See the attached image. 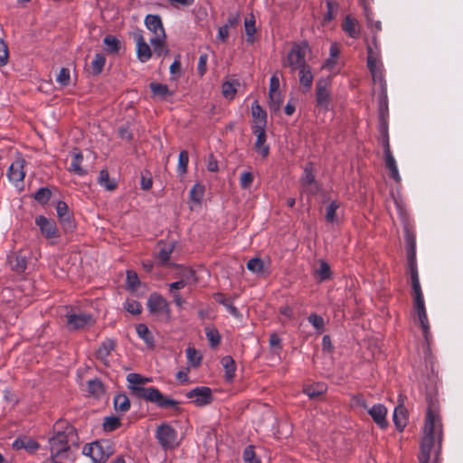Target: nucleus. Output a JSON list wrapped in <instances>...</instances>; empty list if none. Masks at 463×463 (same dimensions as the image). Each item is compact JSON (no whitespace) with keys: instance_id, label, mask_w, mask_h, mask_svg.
<instances>
[{"instance_id":"cd10ccee","label":"nucleus","mask_w":463,"mask_h":463,"mask_svg":"<svg viewBox=\"0 0 463 463\" xmlns=\"http://www.w3.org/2000/svg\"><path fill=\"white\" fill-rule=\"evenodd\" d=\"M149 88L152 94L160 98L161 99H165L168 97H172L174 95V91L170 90L165 84L151 82L149 84Z\"/></svg>"},{"instance_id":"bf43d9fd","label":"nucleus","mask_w":463,"mask_h":463,"mask_svg":"<svg viewBox=\"0 0 463 463\" xmlns=\"http://www.w3.org/2000/svg\"><path fill=\"white\" fill-rule=\"evenodd\" d=\"M222 92L224 98L232 99L236 93V88L233 82L225 81L222 86Z\"/></svg>"},{"instance_id":"c85d7f7f","label":"nucleus","mask_w":463,"mask_h":463,"mask_svg":"<svg viewBox=\"0 0 463 463\" xmlns=\"http://www.w3.org/2000/svg\"><path fill=\"white\" fill-rule=\"evenodd\" d=\"M214 299L219 304L224 306L232 316L235 317H240L241 313L238 308L232 304V300L227 298L222 293H216Z\"/></svg>"},{"instance_id":"7c9ffc66","label":"nucleus","mask_w":463,"mask_h":463,"mask_svg":"<svg viewBox=\"0 0 463 463\" xmlns=\"http://www.w3.org/2000/svg\"><path fill=\"white\" fill-rule=\"evenodd\" d=\"M13 447L17 449H24L29 452H34L39 449V444L32 439L24 438L16 439L13 443Z\"/></svg>"},{"instance_id":"79ce46f5","label":"nucleus","mask_w":463,"mask_h":463,"mask_svg":"<svg viewBox=\"0 0 463 463\" xmlns=\"http://www.w3.org/2000/svg\"><path fill=\"white\" fill-rule=\"evenodd\" d=\"M247 269L256 275H261L264 272V262L260 258H252L247 262Z\"/></svg>"},{"instance_id":"72a5a7b5","label":"nucleus","mask_w":463,"mask_h":463,"mask_svg":"<svg viewBox=\"0 0 463 463\" xmlns=\"http://www.w3.org/2000/svg\"><path fill=\"white\" fill-rule=\"evenodd\" d=\"M389 117V108H388V97L387 92L379 93V101H378V119L379 120H388Z\"/></svg>"},{"instance_id":"5701e85b","label":"nucleus","mask_w":463,"mask_h":463,"mask_svg":"<svg viewBox=\"0 0 463 463\" xmlns=\"http://www.w3.org/2000/svg\"><path fill=\"white\" fill-rule=\"evenodd\" d=\"M298 79L299 84L303 90V92H308L313 85L314 75L312 73V69L309 65L298 70Z\"/></svg>"},{"instance_id":"ea45409f","label":"nucleus","mask_w":463,"mask_h":463,"mask_svg":"<svg viewBox=\"0 0 463 463\" xmlns=\"http://www.w3.org/2000/svg\"><path fill=\"white\" fill-rule=\"evenodd\" d=\"M313 171L314 168L312 163H308L305 165L303 175L300 178V182L303 186L315 184V175Z\"/></svg>"},{"instance_id":"e2e57ef3","label":"nucleus","mask_w":463,"mask_h":463,"mask_svg":"<svg viewBox=\"0 0 463 463\" xmlns=\"http://www.w3.org/2000/svg\"><path fill=\"white\" fill-rule=\"evenodd\" d=\"M243 459L246 463H260V460L256 457L252 446H248L243 451Z\"/></svg>"},{"instance_id":"e433bc0d","label":"nucleus","mask_w":463,"mask_h":463,"mask_svg":"<svg viewBox=\"0 0 463 463\" xmlns=\"http://www.w3.org/2000/svg\"><path fill=\"white\" fill-rule=\"evenodd\" d=\"M137 333L140 338L149 346H154V337L148 327L145 324H138L136 327Z\"/></svg>"},{"instance_id":"2eb2a0df","label":"nucleus","mask_w":463,"mask_h":463,"mask_svg":"<svg viewBox=\"0 0 463 463\" xmlns=\"http://www.w3.org/2000/svg\"><path fill=\"white\" fill-rule=\"evenodd\" d=\"M66 317L67 326L71 330L81 329L94 324L92 316L82 312L68 314Z\"/></svg>"},{"instance_id":"69168bd1","label":"nucleus","mask_w":463,"mask_h":463,"mask_svg":"<svg viewBox=\"0 0 463 463\" xmlns=\"http://www.w3.org/2000/svg\"><path fill=\"white\" fill-rule=\"evenodd\" d=\"M253 183V175L250 172H243L240 176V185L242 189H249Z\"/></svg>"},{"instance_id":"774afa93","label":"nucleus","mask_w":463,"mask_h":463,"mask_svg":"<svg viewBox=\"0 0 463 463\" xmlns=\"http://www.w3.org/2000/svg\"><path fill=\"white\" fill-rule=\"evenodd\" d=\"M207 61L208 55L206 53L200 55L197 65V71L200 76H203L207 71Z\"/></svg>"},{"instance_id":"a211bd4d","label":"nucleus","mask_w":463,"mask_h":463,"mask_svg":"<svg viewBox=\"0 0 463 463\" xmlns=\"http://www.w3.org/2000/svg\"><path fill=\"white\" fill-rule=\"evenodd\" d=\"M252 126L251 129H266L267 112L261 108L257 100L251 103Z\"/></svg>"},{"instance_id":"c03bdc74","label":"nucleus","mask_w":463,"mask_h":463,"mask_svg":"<svg viewBox=\"0 0 463 463\" xmlns=\"http://www.w3.org/2000/svg\"><path fill=\"white\" fill-rule=\"evenodd\" d=\"M372 78L374 84H377L380 88V93L387 92V83L384 79L383 69L371 72Z\"/></svg>"},{"instance_id":"6e6d98bb","label":"nucleus","mask_w":463,"mask_h":463,"mask_svg":"<svg viewBox=\"0 0 463 463\" xmlns=\"http://www.w3.org/2000/svg\"><path fill=\"white\" fill-rule=\"evenodd\" d=\"M124 307L132 315H139L142 311L141 304L134 299H127L124 303Z\"/></svg>"},{"instance_id":"ddd939ff","label":"nucleus","mask_w":463,"mask_h":463,"mask_svg":"<svg viewBox=\"0 0 463 463\" xmlns=\"http://www.w3.org/2000/svg\"><path fill=\"white\" fill-rule=\"evenodd\" d=\"M26 162L22 157H17L9 166L7 177L9 181L16 187L23 186L25 176L24 166Z\"/></svg>"},{"instance_id":"603ef678","label":"nucleus","mask_w":463,"mask_h":463,"mask_svg":"<svg viewBox=\"0 0 463 463\" xmlns=\"http://www.w3.org/2000/svg\"><path fill=\"white\" fill-rule=\"evenodd\" d=\"M189 162V156L186 150H182L178 157L177 172L180 175H184L187 172Z\"/></svg>"},{"instance_id":"864d4df0","label":"nucleus","mask_w":463,"mask_h":463,"mask_svg":"<svg viewBox=\"0 0 463 463\" xmlns=\"http://www.w3.org/2000/svg\"><path fill=\"white\" fill-rule=\"evenodd\" d=\"M204 186L201 184H195L190 191V199L195 203H201L204 195Z\"/></svg>"},{"instance_id":"1a4fd4ad","label":"nucleus","mask_w":463,"mask_h":463,"mask_svg":"<svg viewBox=\"0 0 463 463\" xmlns=\"http://www.w3.org/2000/svg\"><path fill=\"white\" fill-rule=\"evenodd\" d=\"M406 250L408 268L411 284L420 282L417 260H416V237L408 229L405 231Z\"/></svg>"},{"instance_id":"9b49d317","label":"nucleus","mask_w":463,"mask_h":463,"mask_svg":"<svg viewBox=\"0 0 463 463\" xmlns=\"http://www.w3.org/2000/svg\"><path fill=\"white\" fill-rule=\"evenodd\" d=\"M35 224L39 227L42 235L49 241L51 244H55L58 241L60 233L53 220L48 219L43 215H39L35 218Z\"/></svg>"},{"instance_id":"412c9836","label":"nucleus","mask_w":463,"mask_h":463,"mask_svg":"<svg viewBox=\"0 0 463 463\" xmlns=\"http://www.w3.org/2000/svg\"><path fill=\"white\" fill-rule=\"evenodd\" d=\"M368 413L373 421L381 428L385 429L388 425L386 420L387 409L383 404H374L372 408L368 409Z\"/></svg>"},{"instance_id":"c756f323","label":"nucleus","mask_w":463,"mask_h":463,"mask_svg":"<svg viewBox=\"0 0 463 463\" xmlns=\"http://www.w3.org/2000/svg\"><path fill=\"white\" fill-rule=\"evenodd\" d=\"M222 364L225 370V379L232 382L235 376L236 365L232 356L226 355L222 359Z\"/></svg>"},{"instance_id":"39448f33","label":"nucleus","mask_w":463,"mask_h":463,"mask_svg":"<svg viewBox=\"0 0 463 463\" xmlns=\"http://www.w3.org/2000/svg\"><path fill=\"white\" fill-rule=\"evenodd\" d=\"M411 289L413 297V307L417 314L418 321L421 327L423 337L425 341L429 344L431 339L430 326L426 312L425 302L420 283H412Z\"/></svg>"},{"instance_id":"f8f14e48","label":"nucleus","mask_w":463,"mask_h":463,"mask_svg":"<svg viewBox=\"0 0 463 463\" xmlns=\"http://www.w3.org/2000/svg\"><path fill=\"white\" fill-rule=\"evenodd\" d=\"M156 438L164 449H172L177 445V433L169 424L164 423L158 426Z\"/></svg>"},{"instance_id":"3c124183","label":"nucleus","mask_w":463,"mask_h":463,"mask_svg":"<svg viewBox=\"0 0 463 463\" xmlns=\"http://www.w3.org/2000/svg\"><path fill=\"white\" fill-rule=\"evenodd\" d=\"M205 335L212 347H216L221 341V335L216 328L206 327Z\"/></svg>"},{"instance_id":"6ab92c4d","label":"nucleus","mask_w":463,"mask_h":463,"mask_svg":"<svg viewBox=\"0 0 463 463\" xmlns=\"http://www.w3.org/2000/svg\"><path fill=\"white\" fill-rule=\"evenodd\" d=\"M27 259V254L23 250L11 252L7 256L8 264L17 273H22L26 269Z\"/></svg>"},{"instance_id":"49530a36","label":"nucleus","mask_w":463,"mask_h":463,"mask_svg":"<svg viewBox=\"0 0 463 463\" xmlns=\"http://www.w3.org/2000/svg\"><path fill=\"white\" fill-rule=\"evenodd\" d=\"M103 430L107 432L118 429L121 425L120 419L117 416L105 417L103 420Z\"/></svg>"},{"instance_id":"7ed1b4c3","label":"nucleus","mask_w":463,"mask_h":463,"mask_svg":"<svg viewBox=\"0 0 463 463\" xmlns=\"http://www.w3.org/2000/svg\"><path fill=\"white\" fill-rule=\"evenodd\" d=\"M54 435L50 438L49 445L52 458L66 452L71 445L77 442V433L73 426L66 421L59 420L54 424Z\"/></svg>"},{"instance_id":"338daca9","label":"nucleus","mask_w":463,"mask_h":463,"mask_svg":"<svg viewBox=\"0 0 463 463\" xmlns=\"http://www.w3.org/2000/svg\"><path fill=\"white\" fill-rule=\"evenodd\" d=\"M269 344L276 354H278L282 349L281 339L276 333H272L269 335Z\"/></svg>"},{"instance_id":"b1692460","label":"nucleus","mask_w":463,"mask_h":463,"mask_svg":"<svg viewBox=\"0 0 463 463\" xmlns=\"http://www.w3.org/2000/svg\"><path fill=\"white\" fill-rule=\"evenodd\" d=\"M71 156H72V159H71V165L69 167V171L79 175V176H83V175H87V170L81 166V164L83 161L82 153L80 150L75 148L71 152Z\"/></svg>"},{"instance_id":"bb28decb","label":"nucleus","mask_w":463,"mask_h":463,"mask_svg":"<svg viewBox=\"0 0 463 463\" xmlns=\"http://www.w3.org/2000/svg\"><path fill=\"white\" fill-rule=\"evenodd\" d=\"M113 405L117 412L125 413L130 409V401L127 394L118 393L114 396Z\"/></svg>"},{"instance_id":"13d9d810","label":"nucleus","mask_w":463,"mask_h":463,"mask_svg":"<svg viewBox=\"0 0 463 463\" xmlns=\"http://www.w3.org/2000/svg\"><path fill=\"white\" fill-rule=\"evenodd\" d=\"M59 221L65 232H71L76 227L75 222L71 213L59 218Z\"/></svg>"},{"instance_id":"f03ea898","label":"nucleus","mask_w":463,"mask_h":463,"mask_svg":"<svg viewBox=\"0 0 463 463\" xmlns=\"http://www.w3.org/2000/svg\"><path fill=\"white\" fill-rule=\"evenodd\" d=\"M128 389L131 393L139 399L156 404L159 408L164 409H179L177 401L165 397L162 392L155 387H145L144 384L150 382L149 378L143 377L138 373H128L127 376Z\"/></svg>"},{"instance_id":"423d86ee","label":"nucleus","mask_w":463,"mask_h":463,"mask_svg":"<svg viewBox=\"0 0 463 463\" xmlns=\"http://www.w3.org/2000/svg\"><path fill=\"white\" fill-rule=\"evenodd\" d=\"M146 307L150 314L156 316L160 321L168 323L172 319L169 302L159 293L154 292L147 298Z\"/></svg>"},{"instance_id":"f704fd0d","label":"nucleus","mask_w":463,"mask_h":463,"mask_svg":"<svg viewBox=\"0 0 463 463\" xmlns=\"http://www.w3.org/2000/svg\"><path fill=\"white\" fill-rule=\"evenodd\" d=\"M244 29H245V33H246V36H247L246 37L247 43H253L256 27H255V18L252 14H250V17L245 19Z\"/></svg>"},{"instance_id":"2f4dec72","label":"nucleus","mask_w":463,"mask_h":463,"mask_svg":"<svg viewBox=\"0 0 463 463\" xmlns=\"http://www.w3.org/2000/svg\"><path fill=\"white\" fill-rule=\"evenodd\" d=\"M339 52H340V50H339L337 43H333L329 48V57L324 62L323 68H325L328 71H332L336 64Z\"/></svg>"},{"instance_id":"c9c22d12","label":"nucleus","mask_w":463,"mask_h":463,"mask_svg":"<svg viewBox=\"0 0 463 463\" xmlns=\"http://www.w3.org/2000/svg\"><path fill=\"white\" fill-rule=\"evenodd\" d=\"M316 276L318 281H326L331 279L332 272L328 263L323 260L319 261V268L316 271Z\"/></svg>"},{"instance_id":"052dcab7","label":"nucleus","mask_w":463,"mask_h":463,"mask_svg":"<svg viewBox=\"0 0 463 463\" xmlns=\"http://www.w3.org/2000/svg\"><path fill=\"white\" fill-rule=\"evenodd\" d=\"M307 320L317 331H323L325 322L321 316L312 313L308 316Z\"/></svg>"},{"instance_id":"4c0bfd02","label":"nucleus","mask_w":463,"mask_h":463,"mask_svg":"<svg viewBox=\"0 0 463 463\" xmlns=\"http://www.w3.org/2000/svg\"><path fill=\"white\" fill-rule=\"evenodd\" d=\"M98 183L108 191H113L117 187L116 182L114 180H110L109 172L106 169L100 170L98 177Z\"/></svg>"},{"instance_id":"aec40b11","label":"nucleus","mask_w":463,"mask_h":463,"mask_svg":"<svg viewBox=\"0 0 463 463\" xmlns=\"http://www.w3.org/2000/svg\"><path fill=\"white\" fill-rule=\"evenodd\" d=\"M252 133L256 136V141L254 143L255 151L262 157H267L269 154V146L266 144V129H253Z\"/></svg>"},{"instance_id":"393cba45","label":"nucleus","mask_w":463,"mask_h":463,"mask_svg":"<svg viewBox=\"0 0 463 463\" xmlns=\"http://www.w3.org/2000/svg\"><path fill=\"white\" fill-rule=\"evenodd\" d=\"M342 28L351 38L356 39L360 35L357 20L350 15L345 18Z\"/></svg>"},{"instance_id":"473e14b6","label":"nucleus","mask_w":463,"mask_h":463,"mask_svg":"<svg viewBox=\"0 0 463 463\" xmlns=\"http://www.w3.org/2000/svg\"><path fill=\"white\" fill-rule=\"evenodd\" d=\"M88 392L93 397L99 398L105 392L104 384L98 378L90 380L88 381Z\"/></svg>"},{"instance_id":"5fc2aeb1","label":"nucleus","mask_w":463,"mask_h":463,"mask_svg":"<svg viewBox=\"0 0 463 463\" xmlns=\"http://www.w3.org/2000/svg\"><path fill=\"white\" fill-rule=\"evenodd\" d=\"M103 43L109 52H117L119 50V41L115 36L107 35Z\"/></svg>"},{"instance_id":"0e129e2a","label":"nucleus","mask_w":463,"mask_h":463,"mask_svg":"<svg viewBox=\"0 0 463 463\" xmlns=\"http://www.w3.org/2000/svg\"><path fill=\"white\" fill-rule=\"evenodd\" d=\"M71 75L70 71L67 68H61L59 74L56 77V81L61 86H68L70 84Z\"/></svg>"},{"instance_id":"680f3d73","label":"nucleus","mask_w":463,"mask_h":463,"mask_svg":"<svg viewBox=\"0 0 463 463\" xmlns=\"http://www.w3.org/2000/svg\"><path fill=\"white\" fill-rule=\"evenodd\" d=\"M326 391V386L323 383H317L316 386H308L305 389V392L310 398L317 397Z\"/></svg>"},{"instance_id":"6e6552de","label":"nucleus","mask_w":463,"mask_h":463,"mask_svg":"<svg viewBox=\"0 0 463 463\" xmlns=\"http://www.w3.org/2000/svg\"><path fill=\"white\" fill-rule=\"evenodd\" d=\"M307 50L308 44L307 42L293 44L287 55L284 66L288 67L290 71L294 72L308 65L306 61Z\"/></svg>"},{"instance_id":"a18cd8bd","label":"nucleus","mask_w":463,"mask_h":463,"mask_svg":"<svg viewBox=\"0 0 463 463\" xmlns=\"http://www.w3.org/2000/svg\"><path fill=\"white\" fill-rule=\"evenodd\" d=\"M269 106L271 112L279 111L282 105V96L280 91L269 93Z\"/></svg>"},{"instance_id":"37998d69","label":"nucleus","mask_w":463,"mask_h":463,"mask_svg":"<svg viewBox=\"0 0 463 463\" xmlns=\"http://www.w3.org/2000/svg\"><path fill=\"white\" fill-rule=\"evenodd\" d=\"M393 422L396 428L402 431L407 424V417L402 408H396L393 412Z\"/></svg>"},{"instance_id":"4468645a","label":"nucleus","mask_w":463,"mask_h":463,"mask_svg":"<svg viewBox=\"0 0 463 463\" xmlns=\"http://www.w3.org/2000/svg\"><path fill=\"white\" fill-rule=\"evenodd\" d=\"M367 67L370 72L383 69L380 59V48L377 38L373 36L372 43L367 45Z\"/></svg>"},{"instance_id":"a19ab883","label":"nucleus","mask_w":463,"mask_h":463,"mask_svg":"<svg viewBox=\"0 0 463 463\" xmlns=\"http://www.w3.org/2000/svg\"><path fill=\"white\" fill-rule=\"evenodd\" d=\"M105 63H106L105 56L102 53H97L94 56L93 60L90 63L92 74H94V75L100 74L104 68Z\"/></svg>"},{"instance_id":"20e7f679","label":"nucleus","mask_w":463,"mask_h":463,"mask_svg":"<svg viewBox=\"0 0 463 463\" xmlns=\"http://www.w3.org/2000/svg\"><path fill=\"white\" fill-rule=\"evenodd\" d=\"M145 25L153 33L150 43L157 56L168 54L169 50L165 44L166 34L163 26L162 19L158 14H147L145 17Z\"/></svg>"},{"instance_id":"f257e3e1","label":"nucleus","mask_w":463,"mask_h":463,"mask_svg":"<svg viewBox=\"0 0 463 463\" xmlns=\"http://www.w3.org/2000/svg\"><path fill=\"white\" fill-rule=\"evenodd\" d=\"M441 440L442 426L440 419L431 406H430L424 423L419 462L433 463L431 462V454H434V460H436L441 449Z\"/></svg>"},{"instance_id":"a878e982","label":"nucleus","mask_w":463,"mask_h":463,"mask_svg":"<svg viewBox=\"0 0 463 463\" xmlns=\"http://www.w3.org/2000/svg\"><path fill=\"white\" fill-rule=\"evenodd\" d=\"M159 251L157 253V260L161 265H165L168 262L170 256L174 250L175 245L174 243H165L160 241L158 243Z\"/></svg>"},{"instance_id":"0eeeda50","label":"nucleus","mask_w":463,"mask_h":463,"mask_svg":"<svg viewBox=\"0 0 463 463\" xmlns=\"http://www.w3.org/2000/svg\"><path fill=\"white\" fill-rule=\"evenodd\" d=\"M94 463H104L114 453L112 442L109 439L96 440L83 449Z\"/></svg>"},{"instance_id":"f3484780","label":"nucleus","mask_w":463,"mask_h":463,"mask_svg":"<svg viewBox=\"0 0 463 463\" xmlns=\"http://www.w3.org/2000/svg\"><path fill=\"white\" fill-rule=\"evenodd\" d=\"M186 397L193 400L196 406H204L212 402L213 394L209 387H195L186 393Z\"/></svg>"},{"instance_id":"09e8293b","label":"nucleus","mask_w":463,"mask_h":463,"mask_svg":"<svg viewBox=\"0 0 463 463\" xmlns=\"http://www.w3.org/2000/svg\"><path fill=\"white\" fill-rule=\"evenodd\" d=\"M186 357L188 363L193 367H197L200 365L202 361V356L199 352L194 347H188L186 349Z\"/></svg>"},{"instance_id":"de8ad7c7","label":"nucleus","mask_w":463,"mask_h":463,"mask_svg":"<svg viewBox=\"0 0 463 463\" xmlns=\"http://www.w3.org/2000/svg\"><path fill=\"white\" fill-rule=\"evenodd\" d=\"M340 203L337 201H332L326 207V220L327 222H337L336 210L339 208Z\"/></svg>"},{"instance_id":"8fccbe9b","label":"nucleus","mask_w":463,"mask_h":463,"mask_svg":"<svg viewBox=\"0 0 463 463\" xmlns=\"http://www.w3.org/2000/svg\"><path fill=\"white\" fill-rule=\"evenodd\" d=\"M126 285L128 289L134 291L140 285V280L137 272L133 270L127 271Z\"/></svg>"},{"instance_id":"4be33fe9","label":"nucleus","mask_w":463,"mask_h":463,"mask_svg":"<svg viewBox=\"0 0 463 463\" xmlns=\"http://www.w3.org/2000/svg\"><path fill=\"white\" fill-rule=\"evenodd\" d=\"M116 347V341L113 339H106L99 346L96 352V357L105 365H109V356Z\"/></svg>"},{"instance_id":"4d7b16f0","label":"nucleus","mask_w":463,"mask_h":463,"mask_svg":"<svg viewBox=\"0 0 463 463\" xmlns=\"http://www.w3.org/2000/svg\"><path fill=\"white\" fill-rule=\"evenodd\" d=\"M51 195H52V192L50 191V189L42 187L37 190V192L34 194L33 197L38 203H40L42 204H45L50 200Z\"/></svg>"},{"instance_id":"9d476101","label":"nucleus","mask_w":463,"mask_h":463,"mask_svg":"<svg viewBox=\"0 0 463 463\" xmlns=\"http://www.w3.org/2000/svg\"><path fill=\"white\" fill-rule=\"evenodd\" d=\"M331 80L329 78H320L316 83L317 107L327 110L331 102Z\"/></svg>"},{"instance_id":"58836bf2","label":"nucleus","mask_w":463,"mask_h":463,"mask_svg":"<svg viewBox=\"0 0 463 463\" xmlns=\"http://www.w3.org/2000/svg\"><path fill=\"white\" fill-rule=\"evenodd\" d=\"M384 161H385L386 168L390 172L391 177L396 183H400L402 178H401V175L399 174L398 166H397V164H396V161H395L393 156H389L387 158H384Z\"/></svg>"},{"instance_id":"dca6fc26","label":"nucleus","mask_w":463,"mask_h":463,"mask_svg":"<svg viewBox=\"0 0 463 463\" xmlns=\"http://www.w3.org/2000/svg\"><path fill=\"white\" fill-rule=\"evenodd\" d=\"M133 39L136 43L137 59L141 62H146L152 56V51L143 35V32L141 30L135 31Z\"/></svg>"}]
</instances>
